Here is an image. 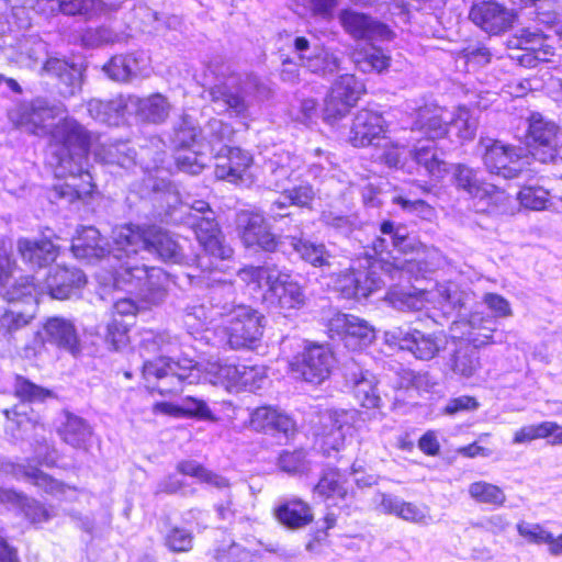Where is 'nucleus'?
<instances>
[{
	"instance_id": "30",
	"label": "nucleus",
	"mask_w": 562,
	"mask_h": 562,
	"mask_svg": "<svg viewBox=\"0 0 562 562\" xmlns=\"http://www.w3.org/2000/svg\"><path fill=\"white\" fill-rule=\"evenodd\" d=\"M448 112L437 105H425L416 112L413 130L420 131L430 139L441 138L447 135L450 122Z\"/></svg>"
},
{
	"instance_id": "58",
	"label": "nucleus",
	"mask_w": 562,
	"mask_h": 562,
	"mask_svg": "<svg viewBox=\"0 0 562 562\" xmlns=\"http://www.w3.org/2000/svg\"><path fill=\"white\" fill-rule=\"evenodd\" d=\"M390 58L379 48H371L370 52L359 53L356 57V64L359 70L363 72L382 71L389 67Z\"/></svg>"
},
{
	"instance_id": "31",
	"label": "nucleus",
	"mask_w": 562,
	"mask_h": 562,
	"mask_svg": "<svg viewBox=\"0 0 562 562\" xmlns=\"http://www.w3.org/2000/svg\"><path fill=\"white\" fill-rule=\"evenodd\" d=\"M515 45L522 53L512 56V58L524 67H536L538 61L548 60V56L551 54L549 49L544 48V38L536 32L522 31L520 36L516 38Z\"/></svg>"
},
{
	"instance_id": "24",
	"label": "nucleus",
	"mask_w": 562,
	"mask_h": 562,
	"mask_svg": "<svg viewBox=\"0 0 562 562\" xmlns=\"http://www.w3.org/2000/svg\"><path fill=\"white\" fill-rule=\"evenodd\" d=\"M250 426L256 431L272 436L282 435L285 439L296 430L295 423L290 416L271 406L256 408L250 416Z\"/></svg>"
},
{
	"instance_id": "22",
	"label": "nucleus",
	"mask_w": 562,
	"mask_h": 562,
	"mask_svg": "<svg viewBox=\"0 0 562 562\" xmlns=\"http://www.w3.org/2000/svg\"><path fill=\"white\" fill-rule=\"evenodd\" d=\"M346 382L353 391L356 400L362 407L379 409L382 400L376 390V379L368 370L358 368L355 363L346 367Z\"/></svg>"
},
{
	"instance_id": "19",
	"label": "nucleus",
	"mask_w": 562,
	"mask_h": 562,
	"mask_svg": "<svg viewBox=\"0 0 562 562\" xmlns=\"http://www.w3.org/2000/svg\"><path fill=\"white\" fill-rule=\"evenodd\" d=\"M339 20L345 31L356 40L390 41L393 37L386 24L361 12L344 10Z\"/></svg>"
},
{
	"instance_id": "48",
	"label": "nucleus",
	"mask_w": 562,
	"mask_h": 562,
	"mask_svg": "<svg viewBox=\"0 0 562 562\" xmlns=\"http://www.w3.org/2000/svg\"><path fill=\"white\" fill-rule=\"evenodd\" d=\"M468 493L480 504L501 507L506 502L505 492L497 485L486 481H476L469 485Z\"/></svg>"
},
{
	"instance_id": "51",
	"label": "nucleus",
	"mask_w": 562,
	"mask_h": 562,
	"mask_svg": "<svg viewBox=\"0 0 562 562\" xmlns=\"http://www.w3.org/2000/svg\"><path fill=\"white\" fill-rule=\"evenodd\" d=\"M306 68L321 76H329L340 70V59L324 47L314 55H306Z\"/></svg>"
},
{
	"instance_id": "52",
	"label": "nucleus",
	"mask_w": 562,
	"mask_h": 562,
	"mask_svg": "<svg viewBox=\"0 0 562 562\" xmlns=\"http://www.w3.org/2000/svg\"><path fill=\"white\" fill-rule=\"evenodd\" d=\"M321 222L345 235L353 232L360 224L356 214H347L333 207H328L322 212Z\"/></svg>"
},
{
	"instance_id": "64",
	"label": "nucleus",
	"mask_w": 562,
	"mask_h": 562,
	"mask_svg": "<svg viewBox=\"0 0 562 562\" xmlns=\"http://www.w3.org/2000/svg\"><path fill=\"white\" fill-rule=\"evenodd\" d=\"M177 166L180 170L191 173L198 175L200 173L205 166V157L199 150H184L182 153H178L177 157Z\"/></svg>"
},
{
	"instance_id": "7",
	"label": "nucleus",
	"mask_w": 562,
	"mask_h": 562,
	"mask_svg": "<svg viewBox=\"0 0 562 562\" xmlns=\"http://www.w3.org/2000/svg\"><path fill=\"white\" fill-rule=\"evenodd\" d=\"M119 244L136 246L139 250L157 255L165 262L180 263L184 259L182 247L166 231L156 226L134 229L131 226L117 232Z\"/></svg>"
},
{
	"instance_id": "33",
	"label": "nucleus",
	"mask_w": 562,
	"mask_h": 562,
	"mask_svg": "<svg viewBox=\"0 0 562 562\" xmlns=\"http://www.w3.org/2000/svg\"><path fill=\"white\" fill-rule=\"evenodd\" d=\"M1 469L7 473H11L18 479H26L32 484L44 490L48 494L59 495L65 493L66 486L61 482H58L57 480L53 479L36 468L26 469L24 465L5 461L1 463Z\"/></svg>"
},
{
	"instance_id": "12",
	"label": "nucleus",
	"mask_w": 562,
	"mask_h": 562,
	"mask_svg": "<svg viewBox=\"0 0 562 562\" xmlns=\"http://www.w3.org/2000/svg\"><path fill=\"white\" fill-rule=\"evenodd\" d=\"M236 226L240 239L246 247H258L265 251H276L285 246V241L278 240L262 214L251 211H240L236 216Z\"/></svg>"
},
{
	"instance_id": "39",
	"label": "nucleus",
	"mask_w": 562,
	"mask_h": 562,
	"mask_svg": "<svg viewBox=\"0 0 562 562\" xmlns=\"http://www.w3.org/2000/svg\"><path fill=\"white\" fill-rule=\"evenodd\" d=\"M64 178H69V181L56 186L54 190L60 199H66L68 202L91 195L95 187L89 167H85L78 175H67Z\"/></svg>"
},
{
	"instance_id": "1",
	"label": "nucleus",
	"mask_w": 562,
	"mask_h": 562,
	"mask_svg": "<svg viewBox=\"0 0 562 562\" xmlns=\"http://www.w3.org/2000/svg\"><path fill=\"white\" fill-rule=\"evenodd\" d=\"M49 165L56 177L78 175L89 167L91 133L72 117L59 121L49 132Z\"/></svg>"
},
{
	"instance_id": "16",
	"label": "nucleus",
	"mask_w": 562,
	"mask_h": 562,
	"mask_svg": "<svg viewBox=\"0 0 562 562\" xmlns=\"http://www.w3.org/2000/svg\"><path fill=\"white\" fill-rule=\"evenodd\" d=\"M263 299L281 310H299L306 303L303 286L291 274L276 269Z\"/></svg>"
},
{
	"instance_id": "59",
	"label": "nucleus",
	"mask_w": 562,
	"mask_h": 562,
	"mask_svg": "<svg viewBox=\"0 0 562 562\" xmlns=\"http://www.w3.org/2000/svg\"><path fill=\"white\" fill-rule=\"evenodd\" d=\"M549 192L542 187H526L518 193L520 204L532 211H541L548 207Z\"/></svg>"
},
{
	"instance_id": "50",
	"label": "nucleus",
	"mask_w": 562,
	"mask_h": 562,
	"mask_svg": "<svg viewBox=\"0 0 562 562\" xmlns=\"http://www.w3.org/2000/svg\"><path fill=\"white\" fill-rule=\"evenodd\" d=\"M109 5L102 0H61L55 12L66 15L93 16L108 12Z\"/></svg>"
},
{
	"instance_id": "47",
	"label": "nucleus",
	"mask_w": 562,
	"mask_h": 562,
	"mask_svg": "<svg viewBox=\"0 0 562 562\" xmlns=\"http://www.w3.org/2000/svg\"><path fill=\"white\" fill-rule=\"evenodd\" d=\"M414 160L423 166L427 173L436 179H441L447 172V164L439 158L434 145H420L413 151Z\"/></svg>"
},
{
	"instance_id": "46",
	"label": "nucleus",
	"mask_w": 562,
	"mask_h": 562,
	"mask_svg": "<svg viewBox=\"0 0 562 562\" xmlns=\"http://www.w3.org/2000/svg\"><path fill=\"white\" fill-rule=\"evenodd\" d=\"M104 72L119 82H127L138 74V61L133 55H116L104 65Z\"/></svg>"
},
{
	"instance_id": "4",
	"label": "nucleus",
	"mask_w": 562,
	"mask_h": 562,
	"mask_svg": "<svg viewBox=\"0 0 562 562\" xmlns=\"http://www.w3.org/2000/svg\"><path fill=\"white\" fill-rule=\"evenodd\" d=\"M143 376L149 383H155L157 391L162 394H178L184 386L196 384L201 374L196 363L191 359L175 361L169 357L145 361Z\"/></svg>"
},
{
	"instance_id": "27",
	"label": "nucleus",
	"mask_w": 562,
	"mask_h": 562,
	"mask_svg": "<svg viewBox=\"0 0 562 562\" xmlns=\"http://www.w3.org/2000/svg\"><path fill=\"white\" fill-rule=\"evenodd\" d=\"M328 329L333 335L344 336L347 345L358 339L359 346H367L374 339V330L368 322L353 315H335L329 321Z\"/></svg>"
},
{
	"instance_id": "55",
	"label": "nucleus",
	"mask_w": 562,
	"mask_h": 562,
	"mask_svg": "<svg viewBox=\"0 0 562 562\" xmlns=\"http://www.w3.org/2000/svg\"><path fill=\"white\" fill-rule=\"evenodd\" d=\"M392 306L398 311H420L425 306V300L420 293H412L404 290H392L387 294Z\"/></svg>"
},
{
	"instance_id": "11",
	"label": "nucleus",
	"mask_w": 562,
	"mask_h": 562,
	"mask_svg": "<svg viewBox=\"0 0 562 562\" xmlns=\"http://www.w3.org/2000/svg\"><path fill=\"white\" fill-rule=\"evenodd\" d=\"M451 173L453 186L470 198L484 202L486 206L498 207L506 204L508 195L505 191L481 180L475 169L464 164H456L452 166Z\"/></svg>"
},
{
	"instance_id": "62",
	"label": "nucleus",
	"mask_w": 562,
	"mask_h": 562,
	"mask_svg": "<svg viewBox=\"0 0 562 562\" xmlns=\"http://www.w3.org/2000/svg\"><path fill=\"white\" fill-rule=\"evenodd\" d=\"M278 463L280 469L288 473H302L308 469L306 452L303 449L283 451Z\"/></svg>"
},
{
	"instance_id": "2",
	"label": "nucleus",
	"mask_w": 562,
	"mask_h": 562,
	"mask_svg": "<svg viewBox=\"0 0 562 562\" xmlns=\"http://www.w3.org/2000/svg\"><path fill=\"white\" fill-rule=\"evenodd\" d=\"M116 247L113 249V260L120 262L115 267L114 281L117 286H128L148 303L158 304L166 296V272L158 267H148L137 258L139 249L119 244L115 236Z\"/></svg>"
},
{
	"instance_id": "61",
	"label": "nucleus",
	"mask_w": 562,
	"mask_h": 562,
	"mask_svg": "<svg viewBox=\"0 0 562 562\" xmlns=\"http://www.w3.org/2000/svg\"><path fill=\"white\" fill-rule=\"evenodd\" d=\"M282 195L292 205L312 209L313 202L316 199V191L310 183H302L292 189L284 190Z\"/></svg>"
},
{
	"instance_id": "40",
	"label": "nucleus",
	"mask_w": 562,
	"mask_h": 562,
	"mask_svg": "<svg viewBox=\"0 0 562 562\" xmlns=\"http://www.w3.org/2000/svg\"><path fill=\"white\" fill-rule=\"evenodd\" d=\"M94 156L106 165H117L130 168L134 165L135 151L125 142L101 143Z\"/></svg>"
},
{
	"instance_id": "41",
	"label": "nucleus",
	"mask_w": 562,
	"mask_h": 562,
	"mask_svg": "<svg viewBox=\"0 0 562 562\" xmlns=\"http://www.w3.org/2000/svg\"><path fill=\"white\" fill-rule=\"evenodd\" d=\"M239 369L240 364L210 361L206 367V373L212 384L232 391L239 390Z\"/></svg>"
},
{
	"instance_id": "15",
	"label": "nucleus",
	"mask_w": 562,
	"mask_h": 562,
	"mask_svg": "<svg viewBox=\"0 0 562 562\" xmlns=\"http://www.w3.org/2000/svg\"><path fill=\"white\" fill-rule=\"evenodd\" d=\"M368 266L358 262L349 270L341 273L337 279V289L347 299L367 297L370 293L381 286V279L376 277L375 266L378 260L366 259Z\"/></svg>"
},
{
	"instance_id": "32",
	"label": "nucleus",
	"mask_w": 562,
	"mask_h": 562,
	"mask_svg": "<svg viewBox=\"0 0 562 562\" xmlns=\"http://www.w3.org/2000/svg\"><path fill=\"white\" fill-rule=\"evenodd\" d=\"M45 339L50 344L68 350L72 355L79 352V340L72 323L60 317L49 318L44 325Z\"/></svg>"
},
{
	"instance_id": "43",
	"label": "nucleus",
	"mask_w": 562,
	"mask_h": 562,
	"mask_svg": "<svg viewBox=\"0 0 562 562\" xmlns=\"http://www.w3.org/2000/svg\"><path fill=\"white\" fill-rule=\"evenodd\" d=\"M0 296L8 302H25L36 304V286L29 276L9 281L0 291Z\"/></svg>"
},
{
	"instance_id": "57",
	"label": "nucleus",
	"mask_w": 562,
	"mask_h": 562,
	"mask_svg": "<svg viewBox=\"0 0 562 562\" xmlns=\"http://www.w3.org/2000/svg\"><path fill=\"white\" fill-rule=\"evenodd\" d=\"M193 533L184 528L173 526L165 536V546L172 552H189L193 548Z\"/></svg>"
},
{
	"instance_id": "6",
	"label": "nucleus",
	"mask_w": 562,
	"mask_h": 562,
	"mask_svg": "<svg viewBox=\"0 0 562 562\" xmlns=\"http://www.w3.org/2000/svg\"><path fill=\"white\" fill-rule=\"evenodd\" d=\"M384 414L380 411H374L372 414L356 409L327 411L321 417V428L317 432L323 452L330 456L331 452L341 450L345 447L347 437L351 436V430L358 420H381Z\"/></svg>"
},
{
	"instance_id": "17",
	"label": "nucleus",
	"mask_w": 562,
	"mask_h": 562,
	"mask_svg": "<svg viewBox=\"0 0 562 562\" xmlns=\"http://www.w3.org/2000/svg\"><path fill=\"white\" fill-rule=\"evenodd\" d=\"M38 74L55 80L57 93L64 99L71 98L81 90V69L65 58L47 57Z\"/></svg>"
},
{
	"instance_id": "9",
	"label": "nucleus",
	"mask_w": 562,
	"mask_h": 562,
	"mask_svg": "<svg viewBox=\"0 0 562 562\" xmlns=\"http://www.w3.org/2000/svg\"><path fill=\"white\" fill-rule=\"evenodd\" d=\"M263 316L246 305L236 306L225 327L227 345L235 350L254 349L263 334Z\"/></svg>"
},
{
	"instance_id": "20",
	"label": "nucleus",
	"mask_w": 562,
	"mask_h": 562,
	"mask_svg": "<svg viewBox=\"0 0 562 562\" xmlns=\"http://www.w3.org/2000/svg\"><path fill=\"white\" fill-rule=\"evenodd\" d=\"M469 19L484 32L497 35L512 26L513 13L495 1H476L471 5Z\"/></svg>"
},
{
	"instance_id": "28",
	"label": "nucleus",
	"mask_w": 562,
	"mask_h": 562,
	"mask_svg": "<svg viewBox=\"0 0 562 562\" xmlns=\"http://www.w3.org/2000/svg\"><path fill=\"white\" fill-rule=\"evenodd\" d=\"M16 249L22 260L31 268L46 267L54 262L59 254V247L48 238H19Z\"/></svg>"
},
{
	"instance_id": "53",
	"label": "nucleus",
	"mask_w": 562,
	"mask_h": 562,
	"mask_svg": "<svg viewBox=\"0 0 562 562\" xmlns=\"http://www.w3.org/2000/svg\"><path fill=\"white\" fill-rule=\"evenodd\" d=\"M314 493L323 497L338 496L345 498L348 491L341 474L335 469H328L324 471L318 483L315 485Z\"/></svg>"
},
{
	"instance_id": "10",
	"label": "nucleus",
	"mask_w": 562,
	"mask_h": 562,
	"mask_svg": "<svg viewBox=\"0 0 562 562\" xmlns=\"http://www.w3.org/2000/svg\"><path fill=\"white\" fill-rule=\"evenodd\" d=\"M363 93V83L353 75L340 76L325 99L323 120L329 125H335L349 113Z\"/></svg>"
},
{
	"instance_id": "37",
	"label": "nucleus",
	"mask_w": 562,
	"mask_h": 562,
	"mask_svg": "<svg viewBox=\"0 0 562 562\" xmlns=\"http://www.w3.org/2000/svg\"><path fill=\"white\" fill-rule=\"evenodd\" d=\"M447 364L456 375L471 378L481 368L479 350L475 346L462 341L457 346Z\"/></svg>"
},
{
	"instance_id": "23",
	"label": "nucleus",
	"mask_w": 562,
	"mask_h": 562,
	"mask_svg": "<svg viewBox=\"0 0 562 562\" xmlns=\"http://www.w3.org/2000/svg\"><path fill=\"white\" fill-rule=\"evenodd\" d=\"M108 241L100 235V232L92 227H83L78 236L72 240L71 251L78 259L88 262H97L103 258L108 261L113 260V250L108 247Z\"/></svg>"
},
{
	"instance_id": "14",
	"label": "nucleus",
	"mask_w": 562,
	"mask_h": 562,
	"mask_svg": "<svg viewBox=\"0 0 562 562\" xmlns=\"http://www.w3.org/2000/svg\"><path fill=\"white\" fill-rule=\"evenodd\" d=\"M334 364V355L327 347L313 345L305 348L300 359L291 367L304 381L321 384L330 375Z\"/></svg>"
},
{
	"instance_id": "18",
	"label": "nucleus",
	"mask_w": 562,
	"mask_h": 562,
	"mask_svg": "<svg viewBox=\"0 0 562 562\" xmlns=\"http://www.w3.org/2000/svg\"><path fill=\"white\" fill-rule=\"evenodd\" d=\"M192 227L206 255L218 260H228L233 257L234 249L226 243L214 214L194 216Z\"/></svg>"
},
{
	"instance_id": "21",
	"label": "nucleus",
	"mask_w": 562,
	"mask_h": 562,
	"mask_svg": "<svg viewBox=\"0 0 562 562\" xmlns=\"http://www.w3.org/2000/svg\"><path fill=\"white\" fill-rule=\"evenodd\" d=\"M385 134V121L381 114L362 109L357 112L350 134L349 143L355 147H364L374 145L375 140H380Z\"/></svg>"
},
{
	"instance_id": "34",
	"label": "nucleus",
	"mask_w": 562,
	"mask_h": 562,
	"mask_svg": "<svg viewBox=\"0 0 562 562\" xmlns=\"http://www.w3.org/2000/svg\"><path fill=\"white\" fill-rule=\"evenodd\" d=\"M58 435L67 445L83 449L92 437L91 426L80 416L64 413V422L58 427Z\"/></svg>"
},
{
	"instance_id": "26",
	"label": "nucleus",
	"mask_w": 562,
	"mask_h": 562,
	"mask_svg": "<svg viewBox=\"0 0 562 562\" xmlns=\"http://www.w3.org/2000/svg\"><path fill=\"white\" fill-rule=\"evenodd\" d=\"M215 176L229 182H237L251 164V156L240 148L224 146L216 153Z\"/></svg>"
},
{
	"instance_id": "25",
	"label": "nucleus",
	"mask_w": 562,
	"mask_h": 562,
	"mask_svg": "<svg viewBox=\"0 0 562 562\" xmlns=\"http://www.w3.org/2000/svg\"><path fill=\"white\" fill-rule=\"evenodd\" d=\"M401 349L412 352L417 359L430 360L443 347V339L435 334L423 333L417 329L394 334Z\"/></svg>"
},
{
	"instance_id": "63",
	"label": "nucleus",
	"mask_w": 562,
	"mask_h": 562,
	"mask_svg": "<svg viewBox=\"0 0 562 562\" xmlns=\"http://www.w3.org/2000/svg\"><path fill=\"white\" fill-rule=\"evenodd\" d=\"M200 131L191 120L183 117L175 131L173 143L180 148H190L198 144V137H201Z\"/></svg>"
},
{
	"instance_id": "36",
	"label": "nucleus",
	"mask_w": 562,
	"mask_h": 562,
	"mask_svg": "<svg viewBox=\"0 0 562 562\" xmlns=\"http://www.w3.org/2000/svg\"><path fill=\"white\" fill-rule=\"evenodd\" d=\"M274 514L282 525L291 529L303 528L313 520L310 505L296 497L281 503Z\"/></svg>"
},
{
	"instance_id": "45",
	"label": "nucleus",
	"mask_w": 562,
	"mask_h": 562,
	"mask_svg": "<svg viewBox=\"0 0 562 562\" xmlns=\"http://www.w3.org/2000/svg\"><path fill=\"white\" fill-rule=\"evenodd\" d=\"M47 58V44L37 36L25 38L19 45L16 61L27 68H34Z\"/></svg>"
},
{
	"instance_id": "13",
	"label": "nucleus",
	"mask_w": 562,
	"mask_h": 562,
	"mask_svg": "<svg viewBox=\"0 0 562 562\" xmlns=\"http://www.w3.org/2000/svg\"><path fill=\"white\" fill-rule=\"evenodd\" d=\"M485 151L483 162L487 171L505 179H515L522 172L521 148L505 146L498 140H481Z\"/></svg>"
},
{
	"instance_id": "54",
	"label": "nucleus",
	"mask_w": 562,
	"mask_h": 562,
	"mask_svg": "<svg viewBox=\"0 0 562 562\" xmlns=\"http://www.w3.org/2000/svg\"><path fill=\"white\" fill-rule=\"evenodd\" d=\"M14 395L22 402L36 403L53 397V392L31 382L22 375H18L14 382Z\"/></svg>"
},
{
	"instance_id": "38",
	"label": "nucleus",
	"mask_w": 562,
	"mask_h": 562,
	"mask_svg": "<svg viewBox=\"0 0 562 562\" xmlns=\"http://www.w3.org/2000/svg\"><path fill=\"white\" fill-rule=\"evenodd\" d=\"M126 102L119 95L111 100L91 99L87 103L89 115L109 125H119L124 116Z\"/></svg>"
},
{
	"instance_id": "60",
	"label": "nucleus",
	"mask_w": 562,
	"mask_h": 562,
	"mask_svg": "<svg viewBox=\"0 0 562 562\" xmlns=\"http://www.w3.org/2000/svg\"><path fill=\"white\" fill-rule=\"evenodd\" d=\"M380 231L387 237V240L395 249L406 252L411 248L408 233L405 226L385 221L381 224Z\"/></svg>"
},
{
	"instance_id": "8",
	"label": "nucleus",
	"mask_w": 562,
	"mask_h": 562,
	"mask_svg": "<svg viewBox=\"0 0 562 562\" xmlns=\"http://www.w3.org/2000/svg\"><path fill=\"white\" fill-rule=\"evenodd\" d=\"M527 143L535 159L543 164L562 161V130L540 113L529 117Z\"/></svg>"
},
{
	"instance_id": "56",
	"label": "nucleus",
	"mask_w": 562,
	"mask_h": 562,
	"mask_svg": "<svg viewBox=\"0 0 562 562\" xmlns=\"http://www.w3.org/2000/svg\"><path fill=\"white\" fill-rule=\"evenodd\" d=\"M32 313L9 310L0 316V333L4 337H12L14 333L31 323Z\"/></svg>"
},
{
	"instance_id": "29",
	"label": "nucleus",
	"mask_w": 562,
	"mask_h": 562,
	"mask_svg": "<svg viewBox=\"0 0 562 562\" xmlns=\"http://www.w3.org/2000/svg\"><path fill=\"white\" fill-rule=\"evenodd\" d=\"M86 283V277L79 269L56 267L45 281V289L53 299L66 300Z\"/></svg>"
},
{
	"instance_id": "5",
	"label": "nucleus",
	"mask_w": 562,
	"mask_h": 562,
	"mask_svg": "<svg viewBox=\"0 0 562 562\" xmlns=\"http://www.w3.org/2000/svg\"><path fill=\"white\" fill-rule=\"evenodd\" d=\"M67 112L60 102H52L45 97H35L15 103L8 111V120L15 127L35 136L49 134L50 121Z\"/></svg>"
},
{
	"instance_id": "3",
	"label": "nucleus",
	"mask_w": 562,
	"mask_h": 562,
	"mask_svg": "<svg viewBox=\"0 0 562 562\" xmlns=\"http://www.w3.org/2000/svg\"><path fill=\"white\" fill-rule=\"evenodd\" d=\"M207 93L217 113L229 117L247 119L251 108L250 97L266 99L270 91L257 76L249 75L244 80L232 77L214 85Z\"/></svg>"
},
{
	"instance_id": "42",
	"label": "nucleus",
	"mask_w": 562,
	"mask_h": 562,
	"mask_svg": "<svg viewBox=\"0 0 562 562\" xmlns=\"http://www.w3.org/2000/svg\"><path fill=\"white\" fill-rule=\"evenodd\" d=\"M201 140L207 143L212 151L227 146L234 135V128L231 124L225 123L220 119H211L205 126L200 131Z\"/></svg>"
},
{
	"instance_id": "35",
	"label": "nucleus",
	"mask_w": 562,
	"mask_h": 562,
	"mask_svg": "<svg viewBox=\"0 0 562 562\" xmlns=\"http://www.w3.org/2000/svg\"><path fill=\"white\" fill-rule=\"evenodd\" d=\"M284 241L303 261L313 267L323 268L330 266L333 256L323 243H314L295 236H286Z\"/></svg>"
},
{
	"instance_id": "44",
	"label": "nucleus",
	"mask_w": 562,
	"mask_h": 562,
	"mask_svg": "<svg viewBox=\"0 0 562 562\" xmlns=\"http://www.w3.org/2000/svg\"><path fill=\"white\" fill-rule=\"evenodd\" d=\"M289 161V157H278L267 162L266 183L268 188L282 193L288 189L286 186L294 172V168Z\"/></svg>"
},
{
	"instance_id": "49",
	"label": "nucleus",
	"mask_w": 562,
	"mask_h": 562,
	"mask_svg": "<svg viewBox=\"0 0 562 562\" xmlns=\"http://www.w3.org/2000/svg\"><path fill=\"white\" fill-rule=\"evenodd\" d=\"M138 114L146 121L151 123L164 122L170 111V104L161 94H153L137 102Z\"/></svg>"
}]
</instances>
